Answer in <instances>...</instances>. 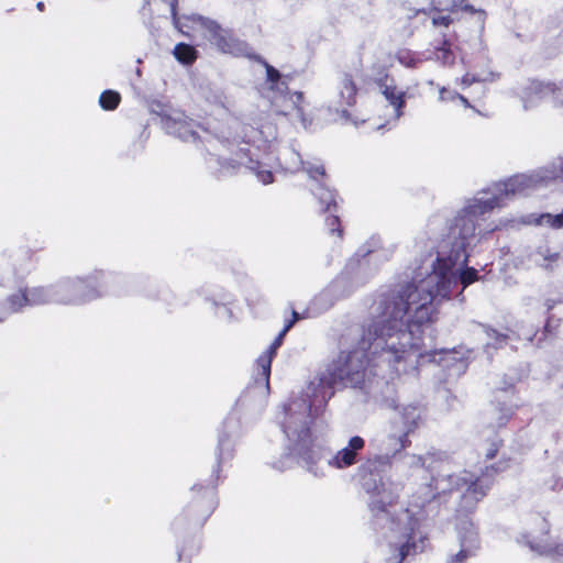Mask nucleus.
Segmentation results:
<instances>
[{
	"instance_id": "28",
	"label": "nucleus",
	"mask_w": 563,
	"mask_h": 563,
	"mask_svg": "<svg viewBox=\"0 0 563 563\" xmlns=\"http://www.w3.org/2000/svg\"><path fill=\"white\" fill-rule=\"evenodd\" d=\"M325 225L331 234L336 233L338 236H342L343 230L341 227V220L335 214H330L325 218Z\"/></svg>"
},
{
	"instance_id": "7",
	"label": "nucleus",
	"mask_w": 563,
	"mask_h": 563,
	"mask_svg": "<svg viewBox=\"0 0 563 563\" xmlns=\"http://www.w3.org/2000/svg\"><path fill=\"white\" fill-rule=\"evenodd\" d=\"M388 80L393 81V78L389 77L387 68L378 66L375 82L389 104L394 107L397 117H399L402 114V109L406 106V92L396 85L388 84Z\"/></svg>"
},
{
	"instance_id": "44",
	"label": "nucleus",
	"mask_w": 563,
	"mask_h": 563,
	"mask_svg": "<svg viewBox=\"0 0 563 563\" xmlns=\"http://www.w3.org/2000/svg\"><path fill=\"white\" fill-rule=\"evenodd\" d=\"M551 321H552V316H549L548 319H547V322L543 327V335L544 338H547L548 334H552V329H551Z\"/></svg>"
},
{
	"instance_id": "38",
	"label": "nucleus",
	"mask_w": 563,
	"mask_h": 563,
	"mask_svg": "<svg viewBox=\"0 0 563 563\" xmlns=\"http://www.w3.org/2000/svg\"><path fill=\"white\" fill-rule=\"evenodd\" d=\"M481 78L474 74L466 73L460 78V84L463 88H467L475 82H479Z\"/></svg>"
},
{
	"instance_id": "14",
	"label": "nucleus",
	"mask_w": 563,
	"mask_h": 563,
	"mask_svg": "<svg viewBox=\"0 0 563 563\" xmlns=\"http://www.w3.org/2000/svg\"><path fill=\"white\" fill-rule=\"evenodd\" d=\"M512 457L503 456L497 462L485 465L477 475L490 487L495 484L496 476L507 472L511 466Z\"/></svg>"
},
{
	"instance_id": "32",
	"label": "nucleus",
	"mask_w": 563,
	"mask_h": 563,
	"mask_svg": "<svg viewBox=\"0 0 563 563\" xmlns=\"http://www.w3.org/2000/svg\"><path fill=\"white\" fill-rule=\"evenodd\" d=\"M449 10L451 12H457L459 10H461L471 14L476 12V9L472 4L466 3V0H460L459 3L453 1Z\"/></svg>"
},
{
	"instance_id": "45",
	"label": "nucleus",
	"mask_w": 563,
	"mask_h": 563,
	"mask_svg": "<svg viewBox=\"0 0 563 563\" xmlns=\"http://www.w3.org/2000/svg\"><path fill=\"white\" fill-rule=\"evenodd\" d=\"M560 302H562V300H559V301L551 300V299L547 300L545 306H547L548 312H550L555 307V305L560 303Z\"/></svg>"
},
{
	"instance_id": "31",
	"label": "nucleus",
	"mask_w": 563,
	"mask_h": 563,
	"mask_svg": "<svg viewBox=\"0 0 563 563\" xmlns=\"http://www.w3.org/2000/svg\"><path fill=\"white\" fill-rule=\"evenodd\" d=\"M475 550L473 548L461 547V550L452 556L450 563H463L466 559L475 554Z\"/></svg>"
},
{
	"instance_id": "50",
	"label": "nucleus",
	"mask_w": 563,
	"mask_h": 563,
	"mask_svg": "<svg viewBox=\"0 0 563 563\" xmlns=\"http://www.w3.org/2000/svg\"><path fill=\"white\" fill-rule=\"evenodd\" d=\"M31 253H32V250L26 251V255H31Z\"/></svg>"
},
{
	"instance_id": "6",
	"label": "nucleus",
	"mask_w": 563,
	"mask_h": 563,
	"mask_svg": "<svg viewBox=\"0 0 563 563\" xmlns=\"http://www.w3.org/2000/svg\"><path fill=\"white\" fill-rule=\"evenodd\" d=\"M103 274L93 273L85 277L70 278L63 282L59 285L62 292L70 295L75 298L85 299L90 297L92 294H97L99 287H101Z\"/></svg>"
},
{
	"instance_id": "8",
	"label": "nucleus",
	"mask_w": 563,
	"mask_h": 563,
	"mask_svg": "<svg viewBox=\"0 0 563 563\" xmlns=\"http://www.w3.org/2000/svg\"><path fill=\"white\" fill-rule=\"evenodd\" d=\"M454 478V489L464 488V493L482 503L489 494L490 487L481 477L470 471H464L462 476L450 475V479Z\"/></svg>"
},
{
	"instance_id": "42",
	"label": "nucleus",
	"mask_w": 563,
	"mask_h": 563,
	"mask_svg": "<svg viewBox=\"0 0 563 563\" xmlns=\"http://www.w3.org/2000/svg\"><path fill=\"white\" fill-rule=\"evenodd\" d=\"M453 98H457V100L465 107V108H474L468 99L466 97H464L463 95L459 93V92H454L453 95Z\"/></svg>"
},
{
	"instance_id": "4",
	"label": "nucleus",
	"mask_w": 563,
	"mask_h": 563,
	"mask_svg": "<svg viewBox=\"0 0 563 563\" xmlns=\"http://www.w3.org/2000/svg\"><path fill=\"white\" fill-rule=\"evenodd\" d=\"M216 485H194L191 487L190 500L185 510L184 518L188 523L202 527L217 508Z\"/></svg>"
},
{
	"instance_id": "35",
	"label": "nucleus",
	"mask_w": 563,
	"mask_h": 563,
	"mask_svg": "<svg viewBox=\"0 0 563 563\" xmlns=\"http://www.w3.org/2000/svg\"><path fill=\"white\" fill-rule=\"evenodd\" d=\"M258 169H256V175L260 181L264 185L272 184L274 181V174L268 169H260V163H257Z\"/></svg>"
},
{
	"instance_id": "30",
	"label": "nucleus",
	"mask_w": 563,
	"mask_h": 563,
	"mask_svg": "<svg viewBox=\"0 0 563 563\" xmlns=\"http://www.w3.org/2000/svg\"><path fill=\"white\" fill-rule=\"evenodd\" d=\"M306 170H307L308 175L314 180H321L327 177L325 168L322 164H320V165L311 164L306 168Z\"/></svg>"
},
{
	"instance_id": "22",
	"label": "nucleus",
	"mask_w": 563,
	"mask_h": 563,
	"mask_svg": "<svg viewBox=\"0 0 563 563\" xmlns=\"http://www.w3.org/2000/svg\"><path fill=\"white\" fill-rule=\"evenodd\" d=\"M396 59L405 67L415 68L418 64L422 62L419 55L409 49V48H400L396 53Z\"/></svg>"
},
{
	"instance_id": "1",
	"label": "nucleus",
	"mask_w": 563,
	"mask_h": 563,
	"mask_svg": "<svg viewBox=\"0 0 563 563\" xmlns=\"http://www.w3.org/2000/svg\"><path fill=\"white\" fill-rule=\"evenodd\" d=\"M433 299L431 290L413 283L384 294L379 316L363 327L354 347L340 351L328 364L323 382L330 387L364 388L376 376L395 379L432 362L437 352L427 349L412 327L433 321Z\"/></svg>"
},
{
	"instance_id": "24",
	"label": "nucleus",
	"mask_w": 563,
	"mask_h": 563,
	"mask_svg": "<svg viewBox=\"0 0 563 563\" xmlns=\"http://www.w3.org/2000/svg\"><path fill=\"white\" fill-rule=\"evenodd\" d=\"M428 13L433 26L449 27L453 23L451 15L442 14V10L439 8H431Z\"/></svg>"
},
{
	"instance_id": "36",
	"label": "nucleus",
	"mask_w": 563,
	"mask_h": 563,
	"mask_svg": "<svg viewBox=\"0 0 563 563\" xmlns=\"http://www.w3.org/2000/svg\"><path fill=\"white\" fill-rule=\"evenodd\" d=\"M542 218H547V221L548 223L554 228V229H560L563 227V213H559L556 216H552V214H544L542 216Z\"/></svg>"
},
{
	"instance_id": "26",
	"label": "nucleus",
	"mask_w": 563,
	"mask_h": 563,
	"mask_svg": "<svg viewBox=\"0 0 563 563\" xmlns=\"http://www.w3.org/2000/svg\"><path fill=\"white\" fill-rule=\"evenodd\" d=\"M274 360V356L269 355L268 353L264 352L260 357L257 358V364L262 369V374L265 377L266 382L268 383L269 376H271V368H272V362Z\"/></svg>"
},
{
	"instance_id": "49",
	"label": "nucleus",
	"mask_w": 563,
	"mask_h": 563,
	"mask_svg": "<svg viewBox=\"0 0 563 563\" xmlns=\"http://www.w3.org/2000/svg\"><path fill=\"white\" fill-rule=\"evenodd\" d=\"M508 186H511V188L510 189L507 188L506 191L515 192L514 183H509Z\"/></svg>"
},
{
	"instance_id": "5",
	"label": "nucleus",
	"mask_w": 563,
	"mask_h": 563,
	"mask_svg": "<svg viewBox=\"0 0 563 563\" xmlns=\"http://www.w3.org/2000/svg\"><path fill=\"white\" fill-rule=\"evenodd\" d=\"M551 531V525L549 520L543 516H538L534 519V529L525 534L527 539L526 545L533 552L542 556L560 558L563 556V543L548 542L545 539H538L537 532L541 537H549Z\"/></svg>"
},
{
	"instance_id": "18",
	"label": "nucleus",
	"mask_w": 563,
	"mask_h": 563,
	"mask_svg": "<svg viewBox=\"0 0 563 563\" xmlns=\"http://www.w3.org/2000/svg\"><path fill=\"white\" fill-rule=\"evenodd\" d=\"M174 56L179 63L184 65H191L197 60L198 52L192 45L178 43L174 47Z\"/></svg>"
},
{
	"instance_id": "46",
	"label": "nucleus",
	"mask_w": 563,
	"mask_h": 563,
	"mask_svg": "<svg viewBox=\"0 0 563 563\" xmlns=\"http://www.w3.org/2000/svg\"><path fill=\"white\" fill-rule=\"evenodd\" d=\"M296 109H297L298 114H299L302 119H305V111H303V108H302V107H300V106H296Z\"/></svg>"
},
{
	"instance_id": "15",
	"label": "nucleus",
	"mask_w": 563,
	"mask_h": 563,
	"mask_svg": "<svg viewBox=\"0 0 563 563\" xmlns=\"http://www.w3.org/2000/svg\"><path fill=\"white\" fill-rule=\"evenodd\" d=\"M452 46V38L443 33L441 40L433 44V52L437 59L441 60L443 64H452L454 62Z\"/></svg>"
},
{
	"instance_id": "13",
	"label": "nucleus",
	"mask_w": 563,
	"mask_h": 563,
	"mask_svg": "<svg viewBox=\"0 0 563 563\" xmlns=\"http://www.w3.org/2000/svg\"><path fill=\"white\" fill-rule=\"evenodd\" d=\"M5 307L0 310V323L5 321L12 313L21 312L25 307H30L24 288L11 294L5 299Z\"/></svg>"
},
{
	"instance_id": "25",
	"label": "nucleus",
	"mask_w": 563,
	"mask_h": 563,
	"mask_svg": "<svg viewBox=\"0 0 563 563\" xmlns=\"http://www.w3.org/2000/svg\"><path fill=\"white\" fill-rule=\"evenodd\" d=\"M478 505L479 501L463 492L459 500L457 511L465 515L472 514L476 510Z\"/></svg>"
},
{
	"instance_id": "47",
	"label": "nucleus",
	"mask_w": 563,
	"mask_h": 563,
	"mask_svg": "<svg viewBox=\"0 0 563 563\" xmlns=\"http://www.w3.org/2000/svg\"><path fill=\"white\" fill-rule=\"evenodd\" d=\"M36 8H37L40 11H44V10H45V4H44V2H42V1L37 2Z\"/></svg>"
},
{
	"instance_id": "17",
	"label": "nucleus",
	"mask_w": 563,
	"mask_h": 563,
	"mask_svg": "<svg viewBox=\"0 0 563 563\" xmlns=\"http://www.w3.org/2000/svg\"><path fill=\"white\" fill-rule=\"evenodd\" d=\"M460 534V544L461 547H470L473 549H478V532L476 530L475 525L472 521H465L459 529Z\"/></svg>"
},
{
	"instance_id": "39",
	"label": "nucleus",
	"mask_w": 563,
	"mask_h": 563,
	"mask_svg": "<svg viewBox=\"0 0 563 563\" xmlns=\"http://www.w3.org/2000/svg\"><path fill=\"white\" fill-rule=\"evenodd\" d=\"M300 319V314L292 310L291 318L286 320L285 325L283 328V332L287 334V332L295 325V323Z\"/></svg>"
},
{
	"instance_id": "29",
	"label": "nucleus",
	"mask_w": 563,
	"mask_h": 563,
	"mask_svg": "<svg viewBox=\"0 0 563 563\" xmlns=\"http://www.w3.org/2000/svg\"><path fill=\"white\" fill-rule=\"evenodd\" d=\"M174 131L181 139H188L189 136H195L196 132L188 129V124L186 122H173Z\"/></svg>"
},
{
	"instance_id": "2",
	"label": "nucleus",
	"mask_w": 563,
	"mask_h": 563,
	"mask_svg": "<svg viewBox=\"0 0 563 563\" xmlns=\"http://www.w3.org/2000/svg\"><path fill=\"white\" fill-rule=\"evenodd\" d=\"M188 21L194 29L201 31L221 53L240 55L244 52V43L232 30L223 29L218 22L201 15H191Z\"/></svg>"
},
{
	"instance_id": "16",
	"label": "nucleus",
	"mask_w": 563,
	"mask_h": 563,
	"mask_svg": "<svg viewBox=\"0 0 563 563\" xmlns=\"http://www.w3.org/2000/svg\"><path fill=\"white\" fill-rule=\"evenodd\" d=\"M27 297L29 306H41L48 303L52 298V291L49 287L36 286V287H23Z\"/></svg>"
},
{
	"instance_id": "27",
	"label": "nucleus",
	"mask_w": 563,
	"mask_h": 563,
	"mask_svg": "<svg viewBox=\"0 0 563 563\" xmlns=\"http://www.w3.org/2000/svg\"><path fill=\"white\" fill-rule=\"evenodd\" d=\"M478 279V272L473 267H467L461 272L460 282L463 287H467Z\"/></svg>"
},
{
	"instance_id": "43",
	"label": "nucleus",
	"mask_w": 563,
	"mask_h": 563,
	"mask_svg": "<svg viewBox=\"0 0 563 563\" xmlns=\"http://www.w3.org/2000/svg\"><path fill=\"white\" fill-rule=\"evenodd\" d=\"M399 442H400V449L404 450L406 449L407 446L410 445V440H409V437H408V433H402L400 437H399Z\"/></svg>"
},
{
	"instance_id": "3",
	"label": "nucleus",
	"mask_w": 563,
	"mask_h": 563,
	"mask_svg": "<svg viewBox=\"0 0 563 563\" xmlns=\"http://www.w3.org/2000/svg\"><path fill=\"white\" fill-rule=\"evenodd\" d=\"M331 450L319 440L307 426L302 427L291 445V453L313 475H318V464L327 459Z\"/></svg>"
},
{
	"instance_id": "40",
	"label": "nucleus",
	"mask_w": 563,
	"mask_h": 563,
	"mask_svg": "<svg viewBox=\"0 0 563 563\" xmlns=\"http://www.w3.org/2000/svg\"><path fill=\"white\" fill-rule=\"evenodd\" d=\"M415 545L409 543V542H405L402 543L398 551H399V563L402 562L405 560V558L409 554L410 550L413 548Z\"/></svg>"
},
{
	"instance_id": "9",
	"label": "nucleus",
	"mask_w": 563,
	"mask_h": 563,
	"mask_svg": "<svg viewBox=\"0 0 563 563\" xmlns=\"http://www.w3.org/2000/svg\"><path fill=\"white\" fill-rule=\"evenodd\" d=\"M364 448L365 440L360 435H354L346 446L328 459V465L338 470L347 468L357 462V455Z\"/></svg>"
},
{
	"instance_id": "21",
	"label": "nucleus",
	"mask_w": 563,
	"mask_h": 563,
	"mask_svg": "<svg viewBox=\"0 0 563 563\" xmlns=\"http://www.w3.org/2000/svg\"><path fill=\"white\" fill-rule=\"evenodd\" d=\"M121 102V96L115 90H104L99 97V104L106 111L115 110Z\"/></svg>"
},
{
	"instance_id": "41",
	"label": "nucleus",
	"mask_w": 563,
	"mask_h": 563,
	"mask_svg": "<svg viewBox=\"0 0 563 563\" xmlns=\"http://www.w3.org/2000/svg\"><path fill=\"white\" fill-rule=\"evenodd\" d=\"M455 91H448L445 88H442L440 91H439V99L441 101H454V100H457V98H453V95H454Z\"/></svg>"
},
{
	"instance_id": "33",
	"label": "nucleus",
	"mask_w": 563,
	"mask_h": 563,
	"mask_svg": "<svg viewBox=\"0 0 563 563\" xmlns=\"http://www.w3.org/2000/svg\"><path fill=\"white\" fill-rule=\"evenodd\" d=\"M265 67H266V79L272 85L271 87L274 88L280 79V73L275 67H273L272 65H269L267 63L265 64Z\"/></svg>"
},
{
	"instance_id": "20",
	"label": "nucleus",
	"mask_w": 563,
	"mask_h": 563,
	"mask_svg": "<svg viewBox=\"0 0 563 563\" xmlns=\"http://www.w3.org/2000/svg\"><path fill=\"white\" fill-rule=\"evenodd\" d=\"M500 206V198L495 196L486 200H477L476 202L467 206L466 208L470 210L471 213L478 218Z\"/></svg>"
},
{
	"instance_id": "48",
	"label": "nucleus",
	"mask_w": 563,
	"mask_h": 563,
	"mask_svg": "<svg viewBox=\"0 0 563 563\" xmlns=\"http://www.w3.org/2000/svg\"><path fill=\"white\" fill-rule=\"evenodd\" d=\"M296 97H297L298 101H301L303 99V93L302 92H296Z\"/></svg>"
},
{
	"instance_id": "10",
	"label": "nucleus",
	"mask_w": 563,
	"mask_h": 563,
	"mask_svg": "<svg viewBox=\"0 0 563 563\" xmlns=\"http://www.w3.org/2000/svg\"><path fill=\"white\" fill-rule=\"evenodd\" d=\"M559 91L560 87L553 81L530 79L522 88L520 96L525 108L528 109L534 101L555 96Z\"/></svg>"
},
{
	"instance_id": "34",
	"label": "nucleus",
	"mask_w": 563,
	"mask_h": 563,
	"mask_svg": "<svg viewBox=\"0 0 563 563\" xmlns=\"http://www.w3.org/2000/svg\"><path fill=\"white\" fill-rule=\"evenodd\" d=\"M285 335L286 333L280 331L265 352L275 357L278 349L283 345Z\"/></svg>"
},
{
	"instance_id": "12",
	"label": "nucleus",
	"mask_w": 563,
	"mask_h": 563,
	"mask_svg": "<svg viewBox=\"0 0 563 563\" xmlns=\"http://www.w3.org/2000/svg\"><path fill=\"white\" fill-rule=\"evenodd\" d=\"M339 98H338V107L336 111L341 112L343 115L347 114V109L352 108L356 103V97L358 88L353 79L352 74L344 73L338 85Z\"/></svg>"
},
{
	"instance_id": "11",
	"label": "nucleus",
	"mask_w": 563,
	"mask_h": 563,
	"mask_svg": "<svg viewBox=\"0 0 563 563\" xmlns=\"http://www.w3.org/2000/svg\"><path fill=\"white\" fill-rule=\"evenodd\" d=\"M476 221L477 218L465 207L453 219L449 229V235L454 240H461V243L464 244L467 239L474 236Z\"/></svg>"
},
{
	"instance_id": "19",
	"label": "nucleus",
	"mask_w": 563,
	"mask_h": 563,
	"mask_svg": "<svg viewBox=\"0 0 563 563\" xmlns=\"http://www.w3.org/2000/svg\"><path fill=\"white\" fill-rule=\"evenodd\" d=\"M316 197L320 201L322 206H324V211H335L336 210V197L338 194L335 190L328 188L324 185H320L316 191Z\"/></svg>"
},
{
	"instance_id": "23",
	"label": "nucleus",
	"mask_w": 563,
	"mask_h": 563,
	"mask_svg": "<svg viewBox=\"0 0 563 563\" xmlns=\"http://www.w3.org/2000/svg\"><path fill=\"white\" fill-rule=\"evenodd\" d=\"M486 450L484 453L485 461H492L494 460L499 451L504 448L505 441L500 437H494L486 440Z\"/></svg>"
},
{
	"instance_id": "37",
	"label": "nucleus",
	"mask_w": 563,
	"mask_h": 563,
	"mask_svg": "<svg viewBox=\"0 0 563 563\" xmlns=\"http://www.w3.org/2000/svg\"><path fill=\"white\" fill-rule=\"evenodd\" d=\"M393 503L389 501L388 504H386L385 501L383 500H378V499H375V500H372L369 503V509L374 514H378V512H386L387 511V506L388 505H391Z\"/></svg>"
}]
</instances>
